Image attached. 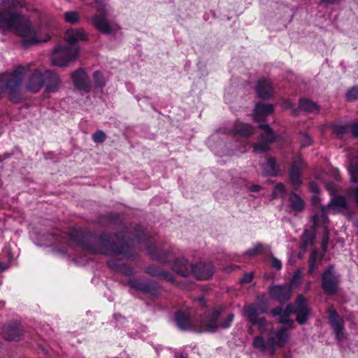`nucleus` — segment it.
<instances>
[{"label":"nucleus","instance_id":"nucleus-61","mask_svg":"<svg viewBox=\"0 0 358 358\" xmlns=\"http://www.w3.org/2000/svg\"><path fill=\"white\" fill-rule=\"evenodd\" d=\"M352 136L355 138H358V122L350 124Z\"/></svg>","mask_w":358,"mask_h":358},{"label":"nucleus","instance_id":"nucleus-10","mask_svg":"<svg viewBox=\"0 0 358 358\" xmlns=\"http://www.w3.org/2000/svg\"><path fill=\"white\" fill-rule=\"evenodd\" d=\"M269 297L277 300L280 304L289 301L292 293V285H271L268 287Z\"/></svg>","mask_w":358,"mask_h":358},{"label":"nucleus","instance_id":"nucleus-54","mask_svg":"<svg viewBox=\"0 0 358 358\" xmlns=\"http://www.w3.org/2000/svg\"><path fill=\"white\" fill-rule=\"evenodd\" d=\"M286 192L285 185L282 182H278L273 189V191L271 194L273 198H275L277 196V194H280L284 195Z\"/></svg>","mask_w":358,"mask_h":358},{"label":"nucleus","instance_id":"nucleus-33","mask_svg":"<svg viewBox=\"0 0 358 358\" xmlns=\"http://www.w3.org/2000/svg\"><path fill=\"white\" fill-rule=\"evenodd\" d=\"M92 20L94 28L103 34L109 35L111 34L112 28L107 18H99L98 16H93Z\"/></svg>","mask_w":358,"mask_h":358},{"label":"nucleus","instance_id":"nucleus-51","mask_svg":"<svg viewBox=\"0 0 358 358\" xmlns=\"http://www.w3.org/2000/svg\"><path fill=\"white\" fill-rule=\"evenodd\" d=\"M263 244L261 243H257L253 248L248 249L244 252V255H247L249 257H255L256 256L258 252L263 249Z\"/></svg>","mask_w":358,"mask_h":358},{"label":"nucleus","instance_id":"nucleus-58","mask_svg":"<svg viewBox=\"0 0 358 358\" xmlns=\"http://www.w3.org/2000/svg\"><path fill=\"white\" fill-rule=\"evenodd\" d=\"M305 162L302 157L299 155L297 157H295L294 161L292 162L291 164H295L296 167H299V169H301L303 166L304 165Z\"/></svg>","mask_w":358,"mask_h":358},{"label":"nucleus","instance_id":"nucleus-4","mask_svg":"<svg viewBox=\"0 0 358 358\" xmlns=\"http://www.w3.org/2000/svg\"><path fill=\"white\" fill-rule=\"evenodd\" d=\"M24 72L23 66H17L3 85V88L8 92L10 100L15 103L20 102L22 98L20 87L23 81Z\"/></svg>","mask_w":358,"mask_h":358},{"label":"nucleus","instance_id":"nucleus-21","mask_svg":"<svg viewBox=\"0 0 358 358\" xmlns=\"http://www.w3.org/2000/svg\"><path fill=\"white\" fill-rule=\"evenodd\" d=\"M145 272L152 277L162 278L171 284H174L176 282V278L173 274L155 264L145 267Z\"/></svg>","mask_w":358,"mask_h":358},{"label":"nucleus","instance_id":"nucleus-20","mask_svg":"<svg viewBox=\"0 0 358 358\" xmlns=\"http://www.w3.org/2000/svg\"><path fill=\"white\" fill-rule=\"evenodd\" d=\"M61 79L59 76L50 70L44 72V87L47 93L56 92L60 85Z\"/></svg>","mask_w":358,"mask_h":358},{"label":"nucleus","instance_id":"nucleus-26","mask_svg":"<svg viewBox=\"0 0 358 358\" xmlns=\"http://www.w3.org/2000/svg\"><path fill=\"white\" fill-rule=\"evenodd\" d=\"M258 303H251L248 306H245L243 309L247 313V316L250 315V309L253 308L255 310L257 316H259L260 314H264L268 312V301L263 298L258 296L257 297Z\"/></svg>","mask_w":358,"mask_h":358},{"label":"nucleus","instance_id":"nucleus-57","mask_svg":"<svg viewBox=\"0 0 358 358\" xmlns=\"http://www.w3.org/2000/svg\"><path fill=\"white\" fill-rule=\"evenodd\" d=\"M271 265L276 270H280L282 268V262L278 259L275 258L271 255Z\"/></svg>","mask_w":358,"mask_h":358},{"label":"nucleus","instance_id":"nucleus-13","mask_svg":"<svg viewBox=\"0 0 358 358\" xmlns=\"http://www.w3.org/2000/svg\"><path fill=\"white\" fill-rule=\"evenodd\" d=\"M327 313L329 314V323L335 334L336 338L338 340H343L345 338L343 320L333 308H329Z\"/></svg>","mask_w":358,"mask_h":358},{"label":"nucleus","instance_id":"nucleus-3","mask_svg":"<svg viewBox=\"0 0 358 358\" xmlns=\"http://www.w3.org/2000/svg\"><path fill=\"white\" fill-rule=\"evenodd\" d=\"M0 31L6 32L13 31L19 37L22 38L20 45L24 49L38 45L43 42H47L50 38L45 40L40 38L31 22L26 19L21 13L13 12L9 9L0 10Z\"/></svg>","mask_w":358,"mask_h":358},{"label":"nucleus","instance_id":"nucleus-31","mask_svg":"<svg viewBox=\"0 0 358 358\" xmlns=\"http://www.w3.org/2000/svg\"><path fill=\"white\" fill-rule=\"evenodd\" d=\"M289 203L291 209L294 212L301 213L305 209V202L303 199L293 191L290 192Z\"/></svg>","mask_w":358,"mask_h":358},{"label":"nucleus","instance_id":"nucleus-30","mask_svg":"<svg viewBox=\"0 0 358 358\" xmlns=\"http://www.w3.org/2000/svg\"><path fill=\"white\" fill-rule=\"evenodd\" d=\"M288 176L290 182L294 185V188L295 190H297L298 188L302 185V174L301 172V169L296 167L295 164H291L290 168L288 171Z\"/></svg>","mask_w":358,"mask_h":358},{"label":"nucleus","instance_id":"nucleus-53","mask_svg":"<svg viewBox=\"0 0 358 358\" xmlns=\"http://www.w3.org/2000/svg\"><path fill=\"white\" fill-rule=\"evenodd\" d=\"M122 263L123 262L120 259H111L107 262V266L110 270L117 272Z\"/></svg>","mask_w":358,"mask_h":358},{"label":"nucleus","instance_id":"nucleus-48","mask_svg":"<svg viewBox=\"0 0 358 358\" xmlns=\"http://www.w3.org/2000/svg\"><path fill=\"white\" fill-rule=\"evenodd\" d=\"M317 255V251L315 250L312 251V252L310 255L309 260H308V273L309 274H312L314 272L315 269L316 268L315 262H316Z\"/></svg>","mask_w":358,"mask_h":358},{"label":"nucleus","instance_id":"nucleus-52","mask_svg":"<svg viewBox=\"0 0 358 358\" xmlns=\"http://www.w3.org/2000/svg\"><path fill=\"white\" fill-rule=\"evenodd\" d=\"M344 215L348 221L354 222L355 219L357 218V211L352 207L348 206L347 208L345 209Z\"/></svg>","mask_w":358,"mask_h":358},{"label":"nucleus","instance_id":"nucleus-32","mask_svg":"<svg viewBox=\"0 0 358 358\" xmlns=\"http://www.w3.org/2000/svg\"><path fill=\"white\" fill-rule=\"evenodd\" d=\"M294 314L292 303H289L280 315L279 323L286 326L288 329L294 328V321L289 319V316Z\"/></svg>","mask_w":358,"mask_h":358},{"label":"nucleus","instance_id":"nucleus-6","mask_svg":"<svg viewBox=\"0 0 358 358\" xmlns=\"http://www.w3.org/2000/svg\"><path fill=\"white\" fill-rule=\"evenodd\" d=\"M127 285L131 289L152 298H157L162 289V286L159 283L151 279L141 280L130 278L127 281Z\"/></svg>","mask_w":358,"mask_h":358},{"label":"nucleus","instance_id":"nucleus-18","mask_svg":"<svg viewBox=\"0 0 358 358\" xmlns=\"http://www.w3.org/2000/svg\"><path fill=\"white\" fill-rule=\"evenodd\" d=\"M3 337L8 341H19L22 338L24 330L20 324L11 323L5 327L2 331Z\"/></svg>","mask_w":358,"mask_h":358},{"label":"nucleus","instance_id":"nucleus-62","mask_svg":"<svg viewBox=\"0 0 358 358\" xmlns=\"http://www.w3.org/2000/svg\"><path fill=\"white\" fill-rule=\"evenodd\" d=\"M313 224L311 226V229H309L310 231H314V232H316V229L317 228V224H318V215L317 214H315L313 216Z\"/></svg>","mask_w":358,"mask_h":358},{"label":"nucleus","instance_id":"nucleus-15","mask_svg":"<svg viewBox=\"0 0 358 358\" xmlns=\"http://www.w3.org/2000/svg\"><path fill=\"white\" fill-rule=\"evenodd\" d=\"M30 237L33 243L38 247H42L45 244H56L58 237L55 233H42L36 229L30 232Z\"/></svg>","mask_w":358,"mask_h":358},{"label":"nucleus","instance_id":"nucleus-12","mask_svg":"<svg viewBox=\"0 0 358 358\" xmlns=\"http://www.w3.org/2000/svg\"><path fill=\"white\" fill-rule=\"evenodd\" d=\"M170 265L171 271L178 275L187 278L192 274L193 264L184 257L174 259Z\"/></svg>","mask_w":358,"mask_h":358},{"label":"nucleus","instance_id":"nucleus-60","mask_svg":"<svg viewBox=\"0 0 358 358\" xmlns=\"http://www.w3.org/2000/svg\"><path fill=\"white\" fill-rule=\"evenodd\" d=\"M308 186H309V189L310 192H314L315 194H319L320 187L316 182L310 181L308 183Z\"/></svg>","mask_w":358,"mask_h":358},{"label":"nucleus","instance_id":"nucleus-23","mask_svg":"<svg viewBox=\"0 0 358 358\" xmlns=\"http://www.w3.org/2000/svg\"><path fill=\"white\" fill-rule=\"evenodd\" d=\"M289 338V334L285 328L278 329L273 336L268 338L269 345H275L277 348H282L285 346Z\"/></svg>","mask_w":358,"mask_h":358},{"label":"nucleus","instance_id":"nucleus-14","mask_svg":"<svg viewBox=\"0 0 358 358\" xmlns=\"http://www.w3.org/2000/svg\"><path fill=\"white\" fill-rule=\"evenodd\" d=\"M148 254L153 259L162 264L169 263V258L171 255V250L164 249L155 243H150L146 245Z\"/></svg>","mask_w":358,"mask_h":358},{"label":"nucleus","instance_id":"nucleus-22","mask_svg":"<svg viewBox=\"0 0 358 358\" xmlns=\"http://www.w3.org/2000/svg\"><path fill=\"white\" fill-rule=\"evenodd\" d=\"M274 110L273 105L259 102L255 104L254 109V120L256 121H265L266 117L273 113Z\"/></svg>","mask_w":358,"mask_h":358},{"label":"nucleus","instance_id":"nucleus-28","mask_svg":"<svg viewBox=\"0 0 358 358\" xmlns=\"http://www.w3.org/2000/svg\"><path fill=\"white\" fill-rule=\"evenodd\" d=\"M248 319L252 326H257L259 331L264 333L266 330L268 322L264 317L257 316L255 310L250 309V315Z\"/></svg>","mask_w":358,"mask_h":358},{"label":"nucleus","instance_id":"nucleus-47","mask_svg":"<svg viewBox=\"0 0 358 358\" xmlns=\"http://www.w3.org/2000/svg\"><path fill=\"white\" fill-rule=\"evenodd\" d=\"M346 99L348 101H354L358 99V85L354 86L346 92Z\"/></svg>","mask_w":358,"mask_h":358},{"label":"nucleus","instance_id":"nucleus-34","mask_svg":"<svg viewBox=\"0 0 358 358\" xmlns=\"http://www.w3.org/2000/svg\"><path fill=\"white\" fill-rule=\"evenodd\" d=\"M92 79L94 88L102 93L106 85V80L103 73L100 71H95L92 74Z\"/></svg>","mask_w":358,"mask_h":358},{"label":"nucleus","instance_id":"nucleus-56","mask_svg":"<svg viewBox=\"0 0 358 358\" xmlns=\"http://www.w3.org/2000/svg\"><path fill=\"white\" fill-rule=\"evenodd\" d=\"M254 278V273L252 272L244 273L243 277L240 279L239 282L241 284H248L252 282Z\"/></svg>","mask_w":358,"mask_h":358},{"label":"nucleus","instance_id":"nucleus-25","mask_svg":"<svg viewBox=\"0 0 358 358\" xmlns=\"http://www.w3.org/2000/svg\"><path fill=\"white\" fill-rule=\"evenodd\" d=\"M99 222L103 224L109 223L120 228L124 227V223L120 214L115 212H108L101 215L99 216Z\"/></svg>","mask_w":358,"mask_h":358},{"label":"nucleus","instance_id":"nucleus-37","mask_svg":"<svg viewBox=\"0 0 358 358\" xmlns=\"http://www.w3.org/2000/svg\"><path fill=\"white\" fill-rule=\"evenodd\" d=\"M134 236L140 244H150L149 237L146 235L143 229L139 225L135 228Z\"/></svg>","mask_w":358,"mask_h":358},{"label":"nucleus","instance_id":"nucleus-45","mask_svg":"<svg viewBox=\"0 0 358 358\" xmlns=\"http://www.w3.org/2000/svg\"><path fill=\"white\" fill-rule=\"evenodd\" d=\"M313 143L311 137L305 132L300 133V148L303 149L306 147L310 146Z\"/></svg>","mask_w":358,"mask_h":358},{"label":"nucleus","instance_id":"nucleus-8","mask_svg":"<svg viewBox=\"0 0 358 358\" xmlns=\"http://www.w3.org/2000/svg\"><path fill=\"white\" fill-rule=\"evenodd\" d=\"M292 305L296 322L299 325L306 324L311 315V309L306 304V297L303 294H299Z\"/></svg>","mask_w":358,"mask_h":358},{"label":"nucleus","instance_id":"nucleus-17","mask_svg":"<svg viewBox=\"0 0 358 358\" xmlns=\"http://www.w3.org/2000/svg\"><path fill=\"white\" fill-rule=\"evenodd\" d=\"M43 87L44 73H41L38 70H34L25 84L26 90L35 94L38 92Z\"/></svg>","mask_w":358,"mask_h":358},{"label":"nucleus","instance_id":"nucleus-5","mask_svg":"<svg viewBox=\"0 0 358 358\" xmlns=\"http://www.w3.org/2000/svg\"><path fill=\"white\" fill-rule=\"evenodd\" d=\"M340 275L333 264L328 265L321 275V287L327 296L336 295L339 289Z\"/></svg>","mask_w":358,"mask_h":358},{"label":"nucleus","instance_id":"nucleus-44","mask_svg":"<svg viewBox=\"0 0 358 358\" xmlns=\"http://www.w3.org/2000/svg\"><path fill=\"white\" fill-rule=\"evenodd\" d=\"M252 345L255 348L259 349L262 352L266 351L268 347V343H266L264 339L260 336L255 337Z\"/></svg>","mask_w":358,"mask_h":358},{"label":"nucleus","instance_id":"nucleus-1","mask_svg":"<svg viewBox=\"0 0 358 358\" xmlns=\"http://www.w3.org/2000/svg\"><path fill=\"white\" fill-rule=\"evenodd\" d=\"M71 241L93 255H129L133 250L131 238L115 232L103 231L99 234L84 231H73Z\"/></svg>","mask_w":358,"mask_h":358},{"label":"nucleus","instance_id":"nucleus-35","mask_svg":"<svg viewBox=\"0 0 358 358\" xmlns=\"http://www.w3.org/2000/svg\"><path fill=\"white\" fill-rule=\"evenodd\" d=\"M299 103L300 105V108H301L303 111L307 113H313L319 111L317 105L315 102L308 99H300Z\"/></svg>","mask_w":358,"mask_h":358},{"label":"nucleus","instance_id":"nucleus-36","mask_svg":"<svg viewBox=\"0 0 358 358\" xmlns=\"http://www.w3.org/2000/svg\"><path fill=\"white\" fill-rule=\"evenodd\" d=\"M96 8V14L94 16H98L99 18H107V3L105 0H94Z\"/></svg>","mask_w":358,"mask_h":358},{"label":"nucleus","instance_id":"nucleus-42","mask_svg":"<svg viewBox=\"0 0 358 358\" xmlns=\"http://www.w3.org/2000/svg\"><path fill=\"white\" fill-rule=\"evenodd\" d=\"M332 204L343 209L347 208L348 206L346 199L343 196H338L336 197L332 198L329 203V206Z\"/></svg>","mask_w":358,"mask_h":358},{"label":"nucleus","instance_id":"nucleus-2","mask_svg":"<svg viewBox=\"0 0 358 358\" xmlns=\"http://www.w3.org/2000/svg\"><path fill=\"white\" fill-rule=\"evenodd\" d=\"M223 308L220 306L202 314L200 316L199 327L197 328H193L192 327L188 315L182 310L176 312L174 320L178 328L182 331L190 330L199 334H215L220 329H229L234 320V314L229 313L226 318L219 322L220 317L223 313Z\"/></svg>","mask_w":358,"mask_h":358},{"label":"nucleus","instance_id":"nucleus-7","mask_svg":"<svg viewBox=\"0 0 358 358\" xmlns=\"http://www.w3.org/2000/svg\"><path fill=\"white\" fill-rule=\"evenodd\" d=\"M54 52L62 50V55L55 56L52 59V64L55 66L65 67L71 61L74 60L78 55L80 47L76 48H68L67 46L57 45L54 48Z\"/></svg>","mask_w":358,"mask_h":358},{"label":"nucleus","instance_id":"nucleus-64","mask_svg":"<svg viewBox=\"0 0 358 358\" xmlns=\"http://www.w3.org/2000/svg\"><path fill=\"white\" fill-rule=\"evenodd\" d=\"M300 278H301V272H300V270H297L296 271H295L294 275L291 278V284L293 285V284L296 283L297 280H300Z\"/></svg>","mask_w":358,"mask_h":358},{"label":"nucleus","instance_id":"nucleus-39","mask_svg":"<svg viewBox=\"0 0 358 358\" xmlns=\"http://www.w3.org/2000/svg\"><path fill=\"white\" fill-rule=\"evenodd\" d=\"M333 133L338 138H341L350 130V124H334L332 125Z\"/></svg>","mask_w":358,"mask_h":358},{"label":"nucleus","instance_id":"nucleus-11","mask_svg":"<svg viewBox=\"0 0 358 358\" xmlns=\"http://www.w3.org/2000/svg\"><path fill=\"white\" fill-rule=\"evenodd\" d=\"M214 273V265L212 262L193 264L192 267V275L198 280H208Z\"/></svg>","mask_w":358,"mask_h":358},{"label":"nucleus","instance_id":"nucleus-40","mask_svg":"<svg viewBox=\"0 0 358 358\" xmlns=\"http://www.w3.org/2000/svg\"><path fill=\"white\" fill-rule=\"evenodd\" d=\"M113 317L115 320V329L119 330L125 328L128 321L124 316L120 313H114Z\"/></svg>","mask_w":358,"mask_h":358},{"label":"nucleus","instance_id":"nucleus-24","mask_svg":"<svg viewBox=\"0 0 358 358\" xmlns=\"http://www.w3.org/2000/svg\"><path fill=\"white\" fill-rule=\"evenodd\" d=\"M262 168V173L266 177H277L280 173V168L273 157L267 158Z\"/></svg>","mask_w":358,"mask_h":358},{"label":"nucleus","instance_id":"nucleus-41","mask_svg":"<svg viewBox=\"0 0 358 358\" xmlns=\"http://www.w3.org/2000/svg\"><path fill=\"white\" fill-rule=\"evenodd\" d=\"M316 238V232L310 231L309 229H304L301 235L302 241L313 245Z\"/></svg>","mask_w":358,"mask_h":358},{"label":"nucleus","instance_id":"nucleus-49","mask_svg":"<svg viewBox=\"0 0 358 358\" xmlns=\"http://www.w3.org/2000/svg\"><path fill=\"white\" fill-rule=\"evenodd\" d=\"M92 141L96 143H102L106 138V134L102 130H96L92 136Z\"/></svg>","mask_w":358,"mask_h":358},{"label":"nucleus","instance_id":"nucleus-43","mask_svg":"<svg viewBox=\"0 0 358 358\" xmlns=\"http://www.w3.org/2000/svg\"><path fill=\"white\" fill-rule=\"evenodd\" d=\"M64 20L68 23L76 24L79 22L80 17L77 12L71 10L64 13Z\"/></svg>","mask_w":358,"mask_h":358},{"label":"nucleus","instance_id":"nucleus-55","mask_svg":"<svg viewBox=\"0 0 358 358\" xmlns=\"http://www.w3.org/2000/svg\"><path fill=\"white\" fill-rule=\"evenodd\" d=\"M329 231L327 227H324V234H323V237H322V245H321L322 249L324 252H326V250H327L328 243H329Z\"/></svg>","mask_w":358,"mask_h":358},{"label":"nucleus","instance_id":"nucleus-16","mask_svg":"<svg viewBox=\"0 0 358 358\" xmlns=\"http://www.w3.org/2000/svg\"><path fill=\"white\" fill-rule=\"evenodd\" d=\"M88 39V35L82 28L69 29L65 33V41L68 48H76V43L79 41H85Z\"/></svg>","mask_w":358,"mask_h":358},{"label":"nucleus","instance_id":"nucleus-29","mask_svg":"<svg viewBox=\"0 0 358 358\" xmlns=\"http://www.w3.org/2000/svg\"><path fill=\"white\" fill-rule=\"evenodd\" d=\"M259 128L263 131L260 134V138L266 143H273L277 141V135L269 124L266 123H259Z\"/></svg>","mask_w":358,"mask_h":358},{"label":"nucleus","instance_id":"nucleus-9","mask_svg":"<svg viewBox=\"0 0 358 358\" xmlns=\"http://www.w3.org/2000/svg\"><path fill=\"white\" fill-rule=\"evenodd\" d=\"M71 78L73 86L79 92L89 94L92 91L93 87L92 81L84 69L78 68L73 71Z\"/></svg>","mask_w":358,"mask_h":358},{"label":"nucleus","instance_id":"nucleus-63","mask_svg":"<svg viewBox=\"0 0 358 358\" xmlns=\"http://www.w3.org/2000/svg\"><path fill=\"white\" fill-rule=\"evenodd\" d=\"M283 310L284 309H282L280 306H277L271 311V315L273 317L278 316L280 317V315H282Z\"/></svg>","mask_w":358,"mask_h":358},{"label":"nucleus","instance_id":"nucleus-27","mask_svg":"<svg viewBox=\"0 0 358 358\" xmlns=\"http://www.w3.org/2000/svg\"><path fill=\"white\" fill-rule=\"evenodd\" d=\"M233 135L248 138L254 134L253 127L247 123L240 122L235 124L232 129Z\"/></svg>","mask_w":358,"mask_h":358},{"label":"nucleus","instance_id":"nucleus-38","mask_svg":"<svg viewBox=\"0 0 358 358\" xmlns=\"http://www.w3.org/2000/svg\"><path fill=\"white\" fill-rule=\"evenodd\" d=\"M348 172L352 182H358V160H351L348 166Z\"/></svg>","mask_w":358,"mask_h":358},{"label":"nucleus","instance_id":"nucleus-50","mask_svg":"<svg viewBox=\"0 0 358 358\" xmlns=\"http://www.w3.org/2000/svg\"><path fill=\"white\" fill-rule=\"evenodd\" d=\"M117 273H120L127 276H132L134 274V268L124 263L121 264Z\"/></svg>","mask_w":358,"mask_h":358},{"label":"nucleus","instance_id":"nucleus-46","mask_svg":"<svg viewBox=\"0 0 358 358\" xmlns=\"http://www.w3.org/2000/svg\"><path fill=\"white\" fill-rule=\"evenodd\" d=\"M268 143L265 141L261 143H257L253 145V152L256 154L265 153L270 150Z\"/></svg>","mask_w":358,"mask_h":358},{"label":"nucleus","instance_id":"nucleus-19","mask_svg":"<svg viewBox=\"0 0 358 358\" xmlns=\"http://www.w3.org/2000/svg\"><path fill=\"white\" fill-rule=\"evenodd\" d=\"M255 91L258 97L262 100H268L273 96L272 84L266 78L258 80L255 87Z\"/></svg>","mask_w":358,"mask_h":358},{"label":"nucleus","instance_id":"nucleus-59","mask_svg":"<svg viewBox=\"0 0 358 358\" xmlns=\"http://www.w3.org/2000/svg\"><path fill=\"white\" fill-rule=\"evenodd\" d=\"M318 215V219L320 218L321 221L323 222V224L327 223L329 222V218L327 215L325 208L322 207L321 212Z\"/></svg>","mask_w":358,"mask_h":358}]
</instances>
